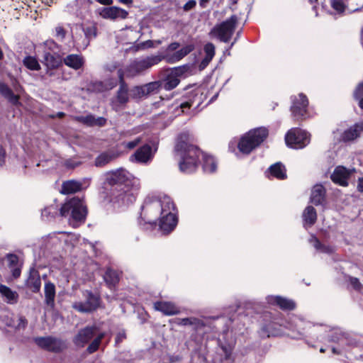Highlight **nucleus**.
<instances>
[{
  "label": "nucleus",
  "instance_id": "1",
  "mask_svg": "<svg viewBox=\"0 0 363 363\" xmlns=\"http://www.w3.org/2000/svg\"><path fill=\"white\" fill-rule=\"evenodd\" d=\"M191 142L192 137L188 132H184L178 137L175 151L180 158V171L184 173L194 172L198 167L199 158L202 156L203 171L207 173L214 172L217 167L215 159L202 152L197 147L193 145Z\"/></svg>",
  "mask_w": 363,
  "mask_h": 363
},
{
  "label": "nucleus",
  "instance_id": "2",
  "mask_svg": "<svg viewBox=\"0 0 363 363\" xmlns=\"http://www.w3.org/2000/svg\"><path fill=\"white\" fill-rule=\"evenodd\" d=\"M105 181L108 185L115 187L113 199L123 204L133 203L140 188L139 179L123 168L107 172Z\"/></svg>",
  "mask_w": 363,
  "mask_h": 363
},
{
  "label": "nucleus",
  "instance_id": "3",
  "mask_svg": "<svg viewBox=\"0 0 363 363\" xmlns=\"http://www.w3.org/2000/svg\"><path fill=\"white\" fill-rule=\"evenodd\" d=\"M150 208L160 214V228L164 233H169L175 228L177 223L176 209L170 197L164 196L153 201Z\"/></svg>",
  "mask_w": 363,
  "mask_h": 363
},
{
  "label": "nucleus",
  "instance_id": "4",
  "mask_svg": "<svg viewBox=\"0 0 363 363\" xmlns=\"http://www.w3.org/2000/svg\"><path fill=\"white\" fill-rule=\"evenodd\" d=\"M86 213L83 201L76 197L67 201L60 208V215L69 217V221L74 227L85 221Z\"/></svg>",
  "mask_w": 363,
  "mask_h": 363
},
{
  "label": "nucleus",
  "instance_id": "5",
  "mask_svg": "<svg viewBox=\"0 0 363 363\" xmlns=\"http://www.w3.org/2000/svg\"><path fill=\"white\" fill-rule=\"evenodd\" d=\"M267 135L268 130L265 128L252 129L241 137L238 147L240 152L247 155L258 147Z\"/></svg>",
  "mask_w": 363,
  "mask_h": 363
},
{
  "label": "nucleus",
  "instance_id": "6",
  "mask_svg": "<svg viewBox=\"0 0 363 363\" xmlns=\"http://www.w3.org/2000/svg\"><path fill=\"white\" fill-rule=\"evenodd\" d=\"M237 21V16L233 15L221 23L215 26L209 35L216 37L222 42L228 43L234 33Z\"/></svg>",
  "mask_w": 363,
  "mask_h": 363
},
{
  "label": "nucleus",
  "instance_id": "7",
  "mask_svg": "<svg viewBox=\"0 0 363 363\" xmlns=\"http://www.w3.org/2000/svg\"><path fill=\"white\" fill-rule=\"evenodd\" d=\"M162 60V57L160 55H151L136 59L126 68V73L130 77L135 76L157 65Z\"/></svg>",
  "mask_w": 363,
  "mask_h": 363
},
{
  "label": "nucleus",
  "instance_id": "8",
  "mask_svg": "<svg viewBox=\"0 0 363 363\" xmlns=\"http://www.w3.org/2000/svg\"><path fill=\"white\" fill-rule=\"evenodd\" d=\"M285 141L291 148L301 149L309 143L310 135L299 128H292L286 135Z\"/></svg>",
  "mask_w": 363,
  "mask_h": 363
},
{
  "label": "nucleus",
  "instance_id": "9",
  "mask_svg": "<svg viewBox=\"0 0 363 363\" xmlns=\"http://www.w3.org/2000/svg\"><path fill=\"white\" fill-rule=\"evenodd\" d=\"M35 342L40 347L54 352H61L67 347L65 341L52 337H37Z\"/></svg>",
  "mask_w": 363,
  "mask_h": 363
},
{
  "label": "nucleus",
  "instance_id": "10",
  "mask_svg": "<svg viewBox=\"0 0 363 363\" xmlns=\"http://www.w3.org/2000/svg\"><path fill=\"white\" fill-rule=\"evenodd\" d=\"M86 297L84 302L77 301L73 303L72 307L81 313H90L95 311L99 306V298L90 291L84 294Z\"/></svg>",
  "mask_w": 363,
  "mask_h": 363
},
{
  "label": "nucleus",
  "instance_id": "11",
  "mask_svg": "<svg viewBox=\"0 0 363 363\" xmlns=\"http://www.w3.org/2000/svg\"><path fill=\"white\" fill-rule=\"evenodd\" d=\"M308 105V99L303 94H299L298 96H294L292 99L291 110L292 114L297 120L306 118L307 115Z\"/></svg>",
  "mask_w": 363,
  "mask_h": 363
},
{
  "label": "nucleus",
  "instance_id": "12",
  "mask_svg": "<svg viewBox=\"0 0 363 363\" xmlns=\"http://www.w3.org/2000/svg\"><path fill=\"white\" fill-rule=\"evenodd\" d=\"M186 67H177L172 69L160 84L165 90L169 91L179 84V77L186 72Z\"/></svg>",
  "mask_w": 363,
  "mask_h": 363
},
{
  "label": "nucleus",
  "instance_id": "13",
  "mask_svg": "<svg viewBox=\"0 0 363 363\" xmlns=\"http://www.w3.org/2000/svg\"><path fill=\"white\" fill-rule=\"evenodd\" d=\"M354 171V169H347L342 166L337 167L330 176L332 181L342 186H348V179Z\"/></svg>",
  "mask_w": 363,
  "mask_h": 363
},
{
  "label": "nucleus",
  "instance_id": "14",
  "mask_svg": "<svg viewBox=\"0 0 363 363\" xmlns=\"http://www.w3.org/2000/svg\"><path fill=\"white\" fill-rule=\"evenodd\" d=\"M363 131V123H357L345 130L337 140L344 143L352 142L358 138Z\"/></svg>",
  "mask_w": 363,
  "mask_h": 363
},
{
  "label": "nucleus",
  "instance_id": "15",
  "mask_svg": "<svg viewBox=\"0 0 363 363\" xmlns=\"http://www.w3.org/2000/svg\"><path fill=\"white\" fill-rule=\"evenodd\" d=\"M99 14L102 18L106 19H125L128 16V12L120 7L111 6L102 9Z\"/></svg>",
  "mask_w": 363,
  "mask_h": 363
},
{
  "label": "nucleus",
  "instance_id": "16",
  "mask_svg": "<svg viewBox=\"0 0 363 363\" xmlns=\"http://www.w3.org/2000/svg\"><path fill=\"white\" fill-rule=\"evenodd\" d=\"M153 152L150 145H145L140 147L130 158V161L138 163H147L153 157Z\"/></svg>",
  "mask_w": 363,
  "mask_h": 363
},
{
  "label": "nucleus",
  "instance_id": "17",
  "mask_svg": "<svg viewBox=\"0 0 363 363\" xmlns=\"http://www.w3.org/2000/svg\"><path fill=\"white\" fill-rule=\"evenodd\" d=\"M194 50V45L193 44H189L184 46L179 50H177L172 54L166 53V55L162 57V59L165 60L168 63H175L179 62L188 54H189L191 51Z\"/></svg>",
  "mask_w": 363,
  "mask_h": 363
},
{
  "label": "nucleus",
  "instance_id": "18",
  "mask_svg": "<svg viewBox=\"0 0 363 363\" xmlns=\"http://www.w3.org/2000/svg\"><path fill=\"white\" fill-rule=\"evenodd\" d=\"M96 330L95 326L86 327L79 331L78 334L74 338V342L76 345L84 347L94 336Z\"/></svg>",
  "mask_w": 363,
  "mask_h": 363
},
{
  "label": "nucleus",
  "instance_id": "19",
  "mask_svg": "<svg viewBox=\"0 0 363 363\" xmlns=\"http://www.w3.org/2000/svg\"><path fill=\"white\" fill-rule=\"evenodd\" d=\"M75 121L83 123L87 126H103L106 120L103 117L95 118L92 114L86 116H76L73 117Z\"/></svg>",
  "mask_w": 363,
  "mask_h": 363
},
{
  "label": "nucleus",
  "instance_id": "20",
  "mask_svg": "<svg viewBox=\"0 0 363 363\" xmlns=\"http://www.w3.org/2000/svg\"><path fill=\"white\" fill-rule=\"evenodd\" d=\"M154 308L166 315H173L179 313V308L174 303L168 301H157L154 303Z\"/></svg>",
  "mask_w": 363,
  "mask_h": 363
},
{
  "label": "nucleus",
  "instance_id": "21",
  "mask_svg": "<svg viewBox=\"0 0 363 363\" xmlns=\"http://www.w3.org/2000/svg\"><path fill=\"white\" fill-rule=\"evenodd\" d=\"M0 294L3 300L8 304L13 305L18 301L19 296L17 291L1 284H0Z\"/></svg>",
  "mask_w": 363,
  "mask_h": 363
},
{
  "label": "nucleus",
  "instance_id": "22",
  "mask_svg": "<svg viewBox=\"0 0 363 363\" xmlns=\"http://www.w3.org/2000/svg\"><path fill=\"white\" fill-rule=\"evenodd\" d=\"M6 259L13 277L14 279L18 278L21 273L22 263L20 262L18 256L14 254H8Z\"/></svg>",
  "mask_w": 363,
  "mask_h": 363
},
{
  "label": "nucleus",
  "instance_id": "23",
  "mask_svg": "<svg viewBox=\"0 0 363 363\" xmlns=\"http://www.w3.org/2000/svg\"><path fill=\"white\" fill-rule=\"evenodd\" d=\"M267 301L270 304H276L283 310H292L295 308L293 301L279 296H269Z\"/></svg>",
  "mask_w": 363,
  "mask_h": 363
},
{
  "label": "nucleus",
  "instance_id": "24",
  "mask_svg": "<svg viewBox=\"0 0 363 363\" xmlns=\"http://www.w3.org/2000/svg\"><path fill=\"white\" fill-rule=\"evenodd\" d=\"M118 77L120 78V87L117 92V99L120 104H125L128 101L130 91H128V86L123 81V73L118 71Z\"/></svg>",
  "mask_w": 363,
  "mask_h": 363
},
{
  "label": "nucleus",
  "instance_id": "25",
  "mask_svg": "<svg viewBox=\"0 0 363 363\" xmlns=\"http://www.w3.org/2000/svg\"><path fill=\"white\" fill-rule=\"evenodd\" d=\"M325 190L321 184L315 185L311 191V202L318 206L323 203L325 199Z\"/></svg>",
  "mask_w": 363,
  "mask_h": 363
},
{
  "label": "nucleus",
  "instance_id": "26",
  "mask_svg": "<svg viewBox=\"0 0 363 363\" xmlns=\"http://www.w3.org/2000/svg\"><path fill=\"white\" fill-rule=\"evenodd\" d=\"M63 62L67 67L74 69H80L83 67L84 63L83 57L75 54L67 55L64 58Z\"/></svg>",
  "mask_w": 363,
  "mask_h": 363
},
{
  "label": "nucleus",
  "instance_id": "27",
  "mask_svg": "<svg viewBox=\"0 0 363 363\" xmlns=\"http://www.w3.org/2000/svg\"><path fill=\"white\" fill-rule=\"evenodd\" d=\"M118 157V154L113 151L104 152L95 159L96 167H104Z\"/></svg>",
  "mask_w": 363,
  "mask_h": 363
},
{
  "label": "nucleus",
  "instance_id": "28",
  "mask_svg": "<svg viewBox=\"0 0 363 363\" xmlns=\"http://www.w3.org/2000/svg\"><path fill=\"white\" fill-rule=\"evenodd\" d=\"M81 182L75 180H69L63 182L60 192L63 194H74L82 189Z\"/></svg>",
  "mask_w": 363,
  "mask_h": 363
},
{
  "label": "nucleus",
  "instance_id": "29",
  "mask_svg": "<svg viewBox=\"0 0 363 363\" xmlns=\"http://www.w3.org/2000/svg\"><path fill=\"white\" fill-rule=\"evenodd\" d=\"M0 93L13 105L19 104V96L13 93L12 90L5 84L0 83Z\"/></svg>",
  "mask_w": 363,
  "mask_h": 363
},
{
  "label": "nucleus",
  "instance_id": "30",
  "mask_svg": "<svg viewBox=\"0 0 363 363\" xmlns=\"http://www.w3.org/2000/svg\"><path fill=\"white\" fill-rule=\"evenodd\" d=\"M303 218L304 221V226L307 227L313 225L317 219V213L315 208L311 206H307L303 213Z\"/></svg>",
  "mask_w": 363,
  "mask_h": 363
},
{
  "label": "nucleus",
  "instance_id": "31",
  "mask_svg": "<svg viewBox=\"0 0 363 363\" xmlns=\"http://www.w3.org/2000/svg\"><path fill=\"white\" fill-rule=\"evenodd\" d=\"M43 62L48 68L52 69L59 67L61 64V60L59 56L47 51H45Z\"/></svg>",
  "mask_w": 363,
  "mask_h": 363
},
{
  "label": "nucleus",
  "instance_id": "32",
  "mask_svg": "<svg viewBox=\"0 0 363 363\" xmlns=\"http://www.w3.org/2000/svg\"><path fill=\"white\" fill-rule=\"evenodd\" d=\"M26 286L33 292H38L41 286V281L39 275L35 272L31 273L26 281Z\"/></svg>",
  "mask_w": 363,
  "mask_h": 363
},
{
  "label": "nucleus",
  "instance_id": "33",
  "mask_svg": "<svg viewBox=\"0 0 363 363\" xmlns=\"http://www.w3.org/2000/svg\"><path fill=\"white\" fill-rule=\"evenodd\" d=\"M269 172L272 176L279 179H284L286 177L285 167L280 162L272 164L269 168Z\"/></svg>",
  "mask_w": 363,
  "mask_h": 363
},
{
  "label": "nucleus",
  "instance_id": "34",
  "mask_svg": "<svg viewBox=\"0 0 363 363\" xmlns=\"http://www.w3.org/2000/svg\"><path fill=\"white\" fill-rule=\"evenodd\" d=\"M45 303L48 306H53L55 296V286L53 284L48 282L45 285Z\"/></svg>",
  "mask_w": 363,
  "mask_h": 363
},
{
  "label": "nucleus",
  "instance_id": "35",
  "mask_svg": "<svg viewBox=\"0 0 363 363\" xmlns=\"http://www.w3.org/2000/svg\"><path fill=\"white\" fill-rule=\"evenodd\" d=\"M233 343L220 344L219 347V353L221 356L220 361L228 360L230 359Z\"/></svg>",
  "mask_w": 363,
  "mask_h": 363
},
{
  "label": "nucleus",
  "instance_id": "36",
  "mask_svg": "<svg viewBox=\"0 0 363 363\" xmlns=\"http://www.w3.org/2000/svg\"><path fill=\"white\" fill-rule=\"evenodd\" d=\"M104 279L109 286H114L119 280L118 273L112 269L106 272Z\"/></svg>",
  "mask_w": 363,
  "mask_h": 363
},
{
  "label": "nucleus",
  "instance_id": "37",
  "mask_svg": "<svg viewBox=\"0 0 363 363\" xmlns=\"http://www.w3.org/2000/svg\"><path fill=\"white\" fill-rule=\"evenodd\" d=\"M117 82L116 79L111 80L108 83H104L103 82H96L93 84L94 89L97 91H104L113 89L116 86Z\"/></svg>",
  "mask_w": 363,
  "mask_h": 363
},
{
  "label": "nucleus",
  "instance_id": "38",
  "mask_svg": "<svg viewBox=\"0 0 363 363\" xmlns=\"http://www.w3.org/2000/svg\"><path fill=\"white\" fill-rule=\"evenodd\" d=\"M23 65L30 70L38 71L40 69V65L37 59L32 56H28L23 60Z\"/></svg>",
  "mask_w": 363,
  "mask_h": 363
},
{
  "label": "nucleus",
  "instance_id": "39",
  "mask_svg": "<svg viewBox=\"0 0 363 363\" xmlns=\"http://www.w3.org/2000/svg\"><path fill=\"white\" fill-rule=\"evenodd\" d=\"M57 206L56 205H51L50 206L46 207L43 210L42 216L43 217L49 219L50 218H52L57 215Z\"/></svg>",
  "mask_w": 363,
  "mask_h": 363
},
{
  "label": "nucleus",
  "instance_id": "40",
  "mask_svg": "<svg viewBox=\"0 0 363 363\" xmlns=\"http://www.w3.org/2000/svg\"><path fill=\"white\" fill-rule=\"evenodd\" d=\"M104 337V333H101L97 335V337L91 342V343L89 345L87 350L89 353L94 352L99 348L101 340Z\"/></svg>",
  "mask_w": 363,
  "mask_h": 363
},
{
  "label": "nucleus",
  "instance_id": "41",
  "mask_svg": "<svg viewBox=\"0 0 363 363\" xmlns=\"http://www.w3.org/2000/svg\"><path fill=\"white\" fill-rule=\"evenodd\" d=\"M177 323L179 325H196L199 324V320L196 318H177Z\"/></svg>",
  "mask_w": 363,
  "mask_h": 363
},
{
  "label": "nucleus",
  "instance_id": "42",
  "mask_svg": "<svg viewBox=\"0 0 363 363\" xmlns=\"http://www.w3.org/2000/svg\"><path fill=\"white\" fill-rule=\"evenodd\" d=\"M203 50L206 54L205 57L212 60L215 55V46L213 44L211 43H208L205 45Z\"/></svg>",
  "mask_w": 363,
  "mask_h": 363
},
{
  "label": "nucleus",
  "instance_id": "43",
  "mask_svg": "<svg viewBox=\"0 0 363 363\" xmlns=\"http://www.w3.org/2000/svg\"><path fill=\"white\" fill-rule=\"evenodd\" d=\"M160 86L161 85H160V82H150V83L146 84L145 85H144L143 86V90L145 91V95H147V94L157 90Z\"/></svg>",
  "mask_w": 363,
  "mask_h": 363
},
{
  "label": "nucleus",
  "instance_id": "44",
  "mask_svg": "<svg viewBox=\"0 0 363 363\" xmlns=\"http://www.w3.org/2000/svg\"><path fill=\"white\" fill-rule=\"evenodd\" d=\"M145 91L143 90V86H135L130 90V96L133 98H140L143 96H145Z\"/></svg>",
  "mask_w": 363,
  "mask_h": 363
},
{
  "label": "nucleus",
  "instance_id": "45",
  "mask_svg": "<svg viewBox=\"0 0 363 363\" xmlns=\"http://www.w3.org/2000/svg\"><path fill=\"white\" fill-rule=\"evenodd\" d=\"M331 6L339 13H342L345 9L342 0H332Z\"/></svg>",
  "mask_w": 363,
  "mask_h": 363
},
{
  "label": "nucleus",
  "instance_id": "46",
  "mask_svg": "<svg viewBox=\"0 0 363 363\" xmlns=\"http://www.w3.org/2000/svg\"><path fill=\"white\" fill-rule=\"evenodd\" d=\"M44 52L52 51L55 53L57 50V45L52 40H48L44 43Z\"/></svg>",
  "mask_w": 363,
  "mask_h": 363
},
{
  "label": "nucleus",
  "instance_id": "47",
  "mask_svg": "<svg viewBox=\"0 0 363 363\" xmlns=\"http://www.w3.org/2000/svg\"><path fill=\"white\" fill-rule=\"evenodd\" d=\"M140 143V138H137L135 140H133V141L123 143L122 145L124 147H126L129 150H132L134 147H135Z\"/></svg>",
  "mask_w": 363,
  "mask_h": 363
},
{
  "label": "nucleus",
  "instance_id": "48",
  "mask_svg": "<svg viewBox=\"0 0 363 363\" xmlns=\"http://www.w3.org/2000/svg\"><path fill=\"white\" fill-rule=\"evenodd\" d=\"M354 96L356 99L360 100L363 98V83H359L354 91Z\"/></svg>",
  "mask_w": 363,
  "mask_h": 363
},
{
  "label": "nucleus",
  "instance_id": "49",
  "mask_svg": "<svg viewBox=\"0 0 363 363\" xmlns=\"http://www.w3.org/2000/svg\"><path fill=\"white\" fill-rule=\"evenodd\" d=\"M17 323L14 325V327L17 329L25 328L27 325V320L23 316H19L16 320Z\"/></svg>",
  "mask_w": 363,
  "mask_h": 363
},
{
  "label": "nucleus",
  "instance_id": "50",
  "mask_svg": "<svg viewBox=\"0 0 363 363\" xmlns=\"http://www.w3.org/2000/svg\"><path fill=\"white\" fill-rule=\"evenodd\" d=\"M293 322L295 325V328L298 330H304L306 327L303 326L304 321L302 318L295 317L293 320Z\"/></svg>",
  "mask_w": 363,
  "mask_h": 363
},
{
  "label": "nucleus",
  "instance_id": "51",
  "mask_svg": "<svg viewBox=\"0 0 363 363\" xmlns=\"http://www.w3.org/2000/svg\"><path fill=\"white\" fill-rule=\"evenodd\" d=\"M350 283L352 286L357 291H360L362 288V285L357 278L350 277Z\"/></svg>",
  "mask_w": 363,
  "mask_h": 363
},
{
  "label": "nucleus",
  "instance_id": "52",
  "mask_svg": "<svg viewBox=\"0 0 363 363\" xmlns=\"http://www.w3.org/2000/svg\"><path fill=\"white\" fill-rule=\"evenodd\" d=\"M84 34L86 37H95L96 35V30L95 27H89L84 30Z\"/></svg>",
  "mask_w": 363,
  "mask_h": 363
},
{
  "label": "nucleus",
  "instance_id": "53",
  "mask_svg": "<svg viewBox=\"0 0 363 363\" xmlns=\"http://www.w3.org/2000/svg\"><path fill=\"white\" fill-rule=\"evenodd\" d=\"M56 36L60 39H64L65 37V30L62 26H57L55 28Z\"/></svg>",
  "mask_w": 363,
  "mask_h": 363
},
{
  "label": "nucleus",
  "instance_id": "54",
  "mask_svg": "<svg viewBox=\"0 0 363 363\" xmlns=\"http://www.w3.org/2000/svg\"><path fill=\"white\" fill-rule=\"evenodd\" d=\"M180 45L177 42L172 43L169 45L167 48V53H169L170 52L177 51V50L179 48Z\"/></svg>",
  "mask_w": 363,
  "mask_h": 363
},
{
  "label": "nucleus",
  "instance_id": "55",
  "mask_svg": "<svg viewBox=\"0 0 363 363\" xmlns=\"http://www.w3.org/2000/svg\"><path fill=\"white\" fill-rule=\"evenodd\" d=\"M196 4V1L194 0H189V1H187L184 6V9L185 11H189V10H191V9H193Z\"/></svg>",
  "mask_w": 363,
  "mask_h": 363
},
{
  "label": "nucleus",
  "instance_id": "56",
  "mask_svg": "<svg viewBox=\"0 0 363 363\" xmlns=\"http://www.w3.org/2000/svg\"><path fill=\"white\" fill-rule=\"evenodd\" d=\"M6 152L4 148L0 145V167L5 162Z\"/></svg>",
  "mask_w": 363,
  "mask_h": 363
},
{
  "label": "nucleus",
  "instance_id": "57",
  "mask_svg": "<svg viewBox=\"0 0 363 363\" xmlns=\"http://www.w3.org/2000/svg\"><path fill=\"white\" fill-rule=\"evenodd\" d=\"M357 189L359 192L363 193V176L357 179Z\"/></svg>",
  "mask_w": 363,
  "mask_h": 363
},
{
  "label": "nucleus",
  "instance_id": "58",
  "mask_svg": "<svg viewBox=\"0 0 363 363\" xmlns=\"http://www.w3.org/2000/svg\"><path fill=\"white\" fill-rule=\"evenodd\" d=\"M212 60L209 59V58H207V57H204V59L201 61L200 65H199V67L201 69H204L208 64L209 62L211 61Z\"/></svg>",
  "mask_w": 363,
  "mask_h": 363
},
{
  "label": "nucleus",
  "instance_id": "59",
  "mask_svg": "<svg viewBox=\"0 0 363 363\" xmlns=\"http://www.w3.org/2000/svg\"><path fill=\"white\" fill-rule=\"evenodd\" d=\"M311 242L313 243V246H314L316 249H318V250L320 249V247H321V244H320V242H319V240H318L316 238L313 237V238H311Z\"/></svg>",
  "mask_w": 363,
  "mask_h": 363
},
{
  "label": "nucleus",
  "instance_id": "60",
  "mask_svg": "<svg viewBox=\"0 0 363 363\" xmlns=\"http://www.w3.org/2000/svg\"><path fill=\"white\" fill-rule=\"evenodd\" d=\"M125 338V333H119L116 337V343H119L122 342Z\"/></svg>",
  "mask_w": 363,
  "mask_h": 363
},
{
  "label": "nucleus",
  "instance_id": "61",
  "mask_svg": "<svg viewBox=\"0 0 363 363\" xmlns=\"http://www.w3.org/2000/svg\"><path fill=\"white\" fill-rule=\"evenodd\" d=\"M191 106V104L190 102H188V101L187 102H184V103H182L179 105V107L182 109V112L184 111V108H189Z\"/></svg>",
  "mask_w": 363,
  "mask_h": 363
},
{
  "label": "nucleus",
  "instance_id": "62",
  "mask_svg": "<svg viewBox=\"0 0 363 363\" xmlns=\"http://www.w3.org/2000/svg\"><path fill=\"white\" fill-rule=\"evenodd\" d=\"M99 3L103 5L109 6L113 4V0H96Z\"/></svg>",
  "mask_w": 363,
  "mask_h": 363
},
{
  "label": "nucleus",
  "instance_id": "63",
  "mask_svg": "<svg viewBox=\"0 0 363 363\" xmlns=\"http://www.w3.org/2000/svg\"><path fill=\"white\" fill-rule=\"evenodd\" d=\"M119 3L126 4V5H130L133 3V0H118Z\"/></svg>",
  "mask_w": 363,
  "mask_h": 363
},
{
  "label": "nucleus",
  "instance_id": "64",
  "mask_svg": "<svg viewBox=\"0 0 363 363\" xmlns=\"http://www.w3.org/2000/svg\"><path fill=\"white\" fill-rule=\"evenodd\" d=\"M335 335H338V337H333L331 339V341H333V342H337L340 340V337L342 336L341 334L340 333H338L337 331H335Z\"/></svg>",
  "mask_w": 363,
  "mask_h": 363
}]
</instances>
